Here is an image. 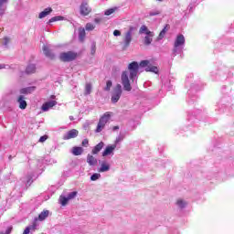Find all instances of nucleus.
<instances>
[{"mask_svg":"<svg viewBox=\"0 0 234 234\" xmlns=\"http://www.w3.org/2000/svg\"><path fill=\"white\" fill-rule=\"evenodd\" d=\"M139 32L140 34L145 33L146 36H150V37H154V33L149 31V29L147 28V26H142Z\"/></svg>","mask_w":234,"mask_h":234,"instance_id":"nucleus-13","label":"nucleus"},{"mask_svg":"<svg viewBox=\"0 0 234 234\" xmlns=\"http://www.w3.org/2000/svg\"><path fill=\"white\" fill-rule=\"evenodd\" d=\"M157 1H163V0H157Z\"/></svg>","mask_w":234,"mask_h":234,"instance_id":"nucleus-48","label":"nucleus"},{"mask_svg":"<svg viewBox=\"0 0 234 234\" xmlns=\"http://www.w3.org/2000/svg\"><path fill=\"white\" fill-rule=\"evenodd\" d=\"M87 163L89 164V165H96L98 164V159H96V157L91 154H88Z\"/></svg>","mask_w":234,"mask_h":234,"instance_id":"nucleus-18","label":"nucleus"},{"mask_svg":"<svg viewBox=\"0 0 234 234\" xmlns=\"http://www.w3.org/2000/svg\"><path fill=\"white\" fill-rule=\"evenodd\" d=\"M43 52H44L45 56H47V58H49V59H54L55 56H54L53 52L50 50V48H48V47L44 46Z\"/></svg>","mask_w":234,"mask_h":234,"instance_id":"nucleus-14","label":"nucleus"},{"mask_svg":"<svg viewBox=\"0 0 234 234\" xmlns=\"http://www.w3.org/2000/svg\"><path fill=\"white\" fill-rule=\"evenodd\" d=\"M30 229L31 228L30 227H27L23 232V234H30Z\"/></svg>","mask_w":234,"mask_h":234,"instance_id":"nucleus-40","label":"nucleus"},{"mask_svg":"<svg viewBox=\"0 0 234 234\" xmlns=\"http://www.w3.org/2000/svg\"><path fill=\"white\" fill-rule=\"evenodd\" d=\"M0 69H5V66H3V65H0Z\"/></svg>","mask_w":234,"mask_h":234,"instance_id":"nucleus-47","label":"nucleus"},{"mask_svg":"<svg viewBox=\"0 0 234 234\" xmlns=\"http://www.w3.org/2000/svg\"><path fill=\"white\" fill-rule=\"evenodd\" d=\"M85 36H87V33L85 32V28L80 27L79 28V39L81 43L85 41Z\"/></svg>","mask_w":234,"mask_h":234,"instance_id":"nucleus-19","label":"nucleus"},{"mask_svg":"<svg viewBox=\"0 0 234 234\" xmlns=\"http://www.w3.org/2000/svg\"><path fill=\"white\" fill-rule=\"evenodd\" d=\"M55 21H63V16H54L49 19V23H55Z\"/></svg>","mask_w":234,"mask_h":234,"instance_id":"nucleus-29","label":"nucleus"},{"mask_svg":"<svg viewBox=\"0 0 234 234\" xmlns=\"http://www.w3.org/2000/svg\"><path fill=\"white\" fill-rule=\"evenodd\" d=\"M17 102L19 103V109H21L22 111H25V109H27V101H25V96L20 95L17 98Z\"/></svg>","mask_w":234,"mask_h":234,"instance_id":"nucleus-10","label":"nucleus"},{"mask_svg":"<svg viewBox=\"0 0 234 234\" xmlns=\"http://www.w3.org/2000/svg\"><path fill=\"white\" fill-rule=\"evenodd\" d=\"M117 8H110V9H107L104 13V15L106 16H111L112 14H114V12H116Z\"/></svg>","mask_w":234,"mask_h":234,"instance_id":"nucleus-28","label":"nucleus"},{"mask_svg":"<svg viewBox=\"0 0 234 234\" xmlns=\"http://www.w3.org/2000/svg\"><path fill=\"white\" fill-rule=\"evenodd\" d=\"M59 203L61 204V206H66L67 204H69V198L65 197L63 196L59 197Z\"/></svg>","mask_w":234,"mask_h":234,"instance_id":"nucleus-26","label":"nucleus"},{"mask_svg":"<svg viewBox=\"0 0 234 234\" xmlns=\"http://www.w3.org/2000/svg\"><path fill=\"white\" fill-rule=\"evenodd\" d=\"M78 195V192L74 191L68 195L69 200H72V198H76V196Z\"/></svg>","mask_w":234,"mask_h":234,"instance_id":"nucleus-32","label":"nucleus"},{"mask_svg":"<svg viewBox=\"0 0 234 234\" xmlns=\"http://www.w3.org/2000/svg\"><path fill=\"white\" fill-rule=\"evenodd\" d=\"M12 229H14V228L12 226L8 227L7 229L5 230V234H11Z\"/></svg>","mask_w":234,"mask_h":234,"instance_id":"nucleus-39","label":"nucleus"},{"mask_svg":"<svg viewBox=\"0 0 234 234\" xmlns=\"http://www.w3.org/2000/svg\"><path fill=\"white\" fill-rule=\"evenodd\" d=\"M120 129V126H113L112 131H118Z\"/></svg>","mask_w":234,"mask_h":234,"instance_id":"nucleus-45","label":"nucleus"},{"mask_svg":"<svg viewBox=\"0 0 234 234\" xmlns=\"http://www.w3.org/2000/svg\"><path fill=\"white\" fill-rule=\"evenodd\" d=\"M114 149H116V144L107 146L102 153V156H109V154H112Z\"/></svg>","mask_w":234,"mask_h":234,"instance_id":"nucleus-12","label":"nucleus"},{"mask_svg":"<svg viewBox=\"0 0 234 234\" xmlns=\"http://www.w3.org/2000/svg\"><path fill=\"white\" fill-rule=\"evenodd\" d=\"M149 65V60H142L139 64L136 61H133L128 65V69L122 71L121 75V81L123 90L127 92L133 90V86H131V81L134 82V78L138 76V70L140 67H147Z\"/></svg>","mask_w":234,"mask_h":234,"instance_id":"nucleus-1","label":"nucleus"},{"mask_svg":"<svg viewBox=\"0 0 234 234\" xmlns=\"http://www.w3.org/2000/svg\"><path fill=\"white\" fill-rule=\"evenodd\" d=\"M92 54H94L96 52V45L92 46V50H91Z\"/></svg>","mask_w":234,"mask_h":234,"instance_id":"nucleus-44","label":"nucleus"},{"mask_svg":"<svg viewBox=\"0 0 234 234\" xmlns=\"http://www.w3.org/2000/svg\"><path fill=\"white\" fill-rule=\"evenodd\" d=\"M8 43H10V39L8 37H5L4 38V45H8Z\"/></svg>","mask_w":234,"mask_h":234,"instance_id":"nucleus-42","label":"nucleus"},{"mask_svg":"<svg viewBox=\"0 0 234 234\" xmlns=\"http://www.w3.org/2000/svg\"><path fill=\"white\" fill-rule=\"evenodd\" d=\"M98 178H100V174H93L91 176H90V180H92L93 182L98 180Z\"/></svg>","mask_w":234,"mask_h":234,"instance_id":"nucleus-34","label":"nucleus"},{"mask_svg":"<svg viewBox=\"0 0 234 234\" xmlns=\"http://www.w3.org/2000/svg\"><path fill=\"white\" fill-rule=\"evenodd\" d=\"M78 134H80L78 130L71 129L63 136V140H72V138H78Z\"/></svg>","mask_w":234,"mask_h":234,"instance_id":"nucleus-8","label":"nucleus"},{"mask_svg":"<svg viewBox=\"0 0 234 234\" xmlns=\"http://www.w3.org/2000/svg\"><path fill=\"white\" fill-rule=\"evenodd\" d=\"M36 73V65L30 64L26 68V74H34Z\"/></svg>","mask_w":234,"mask_h":234,"instance_id":"nucleus-22","label":"nucleus"},{"mask_svg":"<svg viewBox=\"0 0 234 234\" xmlns=\"http://www.w3.org/2000/svg\"><path fill=\"white\" fill-rule=\"evenodd\" d=\"M8 3V0H0V8H3V6H5V5H6Z\"/></svg>","mask_w":234,"mask_h":234,"instance_id":"nucleus-38","label":"nucleus"},{"mask_svg":"<svg viewBox=\"0 0 234 234\" xmlns=\"http://www.w3.org/2000/svg\"><path fill=\"white\" fill-rule=\"evenodd\" d=\"M77 58H78V53L74 51L63 52L59 56L60 61H63L64 63L74 61V59H76Z\"/></svg>","mask_w":234,"mask_h":234,"instance_id":"nucleus-3","label":"nucleus"},{"mask_svg":"<svg viewBox=\"0 0 234 234\" xmlns=\"http://www.w3.org/2000/svg\"><path fill=\"white\" fill-rule=\"evenodd\" d=\"M136 28L134 27H130L129 30L125 33L124 36V46L123 49L129 48V45H131V42L133 41V32H134Z\"/></svg>","mask_w":234,"mask_h":234,"instance_id":"nucleus-5","label":"nucleus"},{"mask_svg":"<svg viewBox=\"0 0 234 234\" xmlns=\"http://www.w3.org/2000/svg\"><path fill=\"white\" fill-rule=\"evenodd\" d=\"M48 139V135H44V136H41V137L39 138V142H40L41 144H43V142H47Z\"/></svg>","mask_w":234,"mask_h":234,"instance_id":"nucleus-36","label":"nucleus"},{"mask_svg":"<svg viewBox=\"0 0 234 234\" xmlns=\"http://www.w3.org/2000/svg\"><path fill=\"white\" fill-rule=\"evenodd\" d=\"M94 21H95V23H100V21H101V20L99 18H95Z\"/></svg>","mask_w":234,"mask_h":234,"instance_id":"nucleus-46","label":"nucleus"},{"mask_svg":"<svg viewBox=\"0 0 234 234\" xmlns=\"http://www.w3.org/2000/svg\"><path fill=\"white\" fill-rule=\"evenodd\" d=\"M5 14V8L0 7V16H3Z\"/></svg>","mask_w":234,"mask_h":234,"instance_id":"nucleus-43","label":"nucleus"},{"mask_svg":"<svg viewBox=\"0 0 234 234\" xmlns=\"http://www.w3.org/2000/svg\"><path fill=\"white\" fill-rule=\"evenodd\" d=\"M36 90V86L23 88L20 90V94H32Z\"/></svg>","mask_w":234,"mask_h":234,"instance_id":"nucleus-15","label":"nucleus"},{"mask_svg":"<svg viewBox=\"0 0 234 234\" xmlns=\"http://www.w3.org/2000/svg\"><path fill=\"white\" fill-rule=\"evenodd\" d=\"M80 16H89L92 12V8L89 6V3L82 2L80 6Z\"/></svg>","mask_w":234,"mask_h":234,"instance_id":"nucleus-6","label":"nucleus"},{"mask_svg":"<svg viewBox=\"0 0 234 234\" xmlns=\"http://www.w3.org/2000/svg\"><path fill=\"white\" fill-rule=\"evenodd\" d=\"M50 14H52V8L48 7L44 9V11L40 12V14L38 15V17L39 19H43V17H47V16H49Z\"/></svg>","mask_w":234,"mask_h":234,"instance_id":"nucleus-16","label":"nucleus"},{"mask_svg":"<svg viewBox=\"0 0 234 234\" xmlns=\"http://www.w3.org/2000/svg\"><path fill=\"white\" fill-rule=\"evenodd\" d=\"M176 205L179 206V207H186V202H184L182 199H178L176 201Z\"/></svg>","mask_w":234,"mask_h":234,"instance_id":"nucleus-33","label":"nucleus"},{"mask_svg":"<svg viewBox=\"0 0 234 234\" xmlns=\"http://www.w3.org/2000/svg\"><path fill=\"white\" fill-rule=\"evenodd\" d=\"M72 154L74 156H80V154H83V148L80 146H74L71 150Z\"/></svg>","mask_w":234,"mask_h":234,"instance_id":"nucleus-17","label":"nucleus"},{"mask_svg":"<svg viewBox=\"0 0 234 234\" xmlns=\"http://www.w3.org/2000/svg\"><path fill=\"white\" fill-rule=\"evenodd\" d=\"M182 45H186V37H184V35L180 34V35H177L175 40L174 52H176V48H178V47H182Z\"/></svg>","mask_w":234,"mask_h":234,"instance_id":"nucleus-7","label":"nucleus"},{"mask_svg":"<svg viewBox=\"0 0 234 234\" xmlns=\"http://www.w3.org/2000/svg\"><path fill=\"white\" fill-rule=\"evenodd\" d=\"M111 87H112V80H107L106 87L104 88V90H106V91L111 90Z\"/></svg>","mask_w":234,"mask_h":234,"instance_id":"nucleus-30","label":"nucleus"},{"mask_svg":"<svg viewBox=\"0 0 234 234\" xmlns=\"http://www.w3.org/2000/svg\"><path fill=\"white\" fill-rule=\"evenodd\" d=\"M90 92H92V84L86 83L85 90H84L85 96H89V94H90Z\"/></svg>","mask_w":234,"mask_h":234,"instance_id":"nucleus-23","label":"nucleus"},{"mask_svg":"<svg viewBox=\"0 0 234 234\" xmlns=\"http://www.w3.org/2000/svg\"><path fill=\"white\" fill-rule=\"evenodd\" d=\"M113 36H122V32H120V30L116 29L113 31Z\"/></svg>","mask_w":234,"mask_h":234,"instance_id":"nucleus-41","label":"nucleus"},{"mask_svg":"<svg viewBox=\"0 0 234 234\" xmlns=\"http://www.w3.org/2000/svg\"><path fill=\"white\" fill-rule=\"evenodd\" d=\"M103 142L99 143L93 149H92V154H98L101 149H103Z\"/></svg>","mask_w":234,"mask_h":234,"instance_id":"nucleus-21","label":"nucleus"},{"mask_svg":"<svg viewBox=\"0 0 234 234\" xmlns=\"http://www.w3.org/2000/svg\"><path fill=\"white\" fill-rule=\"evenodd\" d=\"M112 112H106L99 120L95 133H101L105 129V125L109 123Z\"/></svg>","mask_w":234,"mask_h":234,"instance_id":"nucleus-2","label":"nucleus"},{"mask_svg":"<svg viewBox=\"0 0 234 234\" xmlns=\"http://www.w3.org/2000/svg\"><path fill=\"white\" fill-rule=\"evenodd\" d=\"M48 210H44L38 215V220L43 221L48 217Z\"/></svg>","mask_w":234,"mask_h":234,"instance_id":"nucleus-24","label":"nucleus"},{"mask_svg":"<svg viewBox=\"0 0 234 234\" xmlns=\"http://www.w3.org/2000/svg\"><path fill=\"white\" fill-rule=\"evenodd\" d=\"M169 28H171V27L169 26V24H166L162 31L159 33L157 39H164V37H165V34H167V32L169 31Z\"/></svg>","mask_w":234,"mask_h":234,"instance_id":"nucleus-11","label":"nucleus"},{"mask_svg":"<svg viewBox=\"0 0 234 234\" xmlns=\"http://www.w3.org/2000/svg\"><path fill=\"white\" fill-rule=\"evenodd\" d=\"M122 92L123 90H122V85L117 84L112 93V103H118V101H120V98H122Z\"/></svg>","mask_w":234,"mask_h":234,"instance_id":"nucleus-4","label":"nucleus"},{"mask_svg":"<svg viewBox=\"0 0 234 234\" xmlns=\"http://www.w3.org/2000/svg\"><path fill=\"white\" fill-rule=\"evenodd\" d=\"M151 43H153V37L149 35L144 37V45L149 46Z\"/></svg>","mask_w":234,"mask_h":234,"instance_id":"nucleus-27","label":"nucleus"},{"mask_svg":"<svg viewBox=\"0 0 234 234\" xmlns=\"http://www.w3.org/2000/svg\"><path fill=\"white\" fill-rule=\"evenodd\" d=\"M109 169H111V165L109 164H107L106 162H102L101 164V168H100L99 172L105 173V172L109 171Z\"/></svg>","mask_w":234,"mask_h":234,"instance_id":"nucleus-20","label":"nucleus"},{"mask_svg":"<svg viewBox=\"0 0 234 234\" xmlns=\"http://www.w3.org/2000/svg\"><path fill=\"white\" fill-rule=\"evenodd\" d=\"M55 105H58V101H50L45 102L42 105L41 109L42 111H44V112H47V111H48L49 109H52V107H55Z\"/></svg>","mask_w":234,"mask_h":234,"instance_id":"nucleus-9","label":"nucleus"},{"mask_svg":"<svg viewBox=\"0 0 234 234\" xmlns=\"http://www.w3.org/2000/svg\"><path fill=\"white\" fill-rule=\"evenodd\" d=\"M94 28H96V27H94V24H90V23L86 24V30L90 31V30H94Z\"/></svg>","mask_w":234,"mask_h":234,"instance_id":"nucleus-31","label":"nucleus"},{"mask_svg":"<svg viewBox=\"0 0 234 234\" xmlns=\"http://www.w3.org/2000/svg\"><path fill=\"white\" fill-rule=\"evenodd\" d=\"M82 147H88L89 146V139H84L81 143Z\"/></svg>","mask_w":234,"mask_h":234,"instance_id":"nucleus-35","label":"nucleus"},{"mask_svg":"<svg viewBox=\"0 0 234 234\" xmlns=\"http://www.w3.org/2000/svg\"><path fill=\"white\" fill-rule=\"evenodd\" d=\"M145 70L146 72H154V74H158V68L155 66H148Z\"/></svg>","mask_w":234,"mask_h":234,"instance_id":"nucleus-25","label":"nucleus"},{"mask_svg":"<svg viewBox=\"0 0 234 234\" xmlns=\"http://www.w3.org/2000/svg\"><path fill=\"white\" fill-rule=\"evenodd\" d=\"M149 16L153 17V16H160V11H153L150 12Z\"/></svg>","mask_w":234,"mask_h":234,"instance_id":"nucleus-37","label":"nucleus"}]
</instances>
